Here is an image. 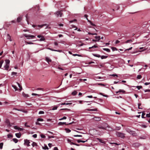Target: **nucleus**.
Instances as JSON below:
<instances>
[{"label": "nucleus", "instance_id": "1", "mask_svg": "<svg viewBox=\"0 0 150 150\" xmlns=\"http://www.w3.org/2000/svg\"><path fill=\"white\" fill-rule=\"evenodd\" d=\"M10 61L9 59H6L5 60V65L4 66V68L2 69L8 70L9 67Z\"/></svg>", "mask_w": 150, "mask_h": 150}, {"label": "nucleus", "instance_id": "2", "mask_svg": "<svg viewBox=\"0 0 150 150\" xmlns=\"http://www.w3.org/2000/svg\"><path fill=\"white\" fill-rule=\"evenodd\" d=\"M116 135L118 137L122 138H124L125 137V134L123 133L117 132L116 133Z\"/></svg>", "mask_w": 150, "mask_h": 150}, {"label": "nucleus", "instance_id": "3", "mask_svg": "<svg viewBox=\"0 0 150 150\" xmlns=\"http://www.w3.org/2000/svg\"><path fill=\"white\" fill-rule=\"evenodd\" d=\"M24 145L27 146H30V141L27 139H25L24 140Z\"/></svg>", "mask_w": 150, "mask_h": 150}, {"label": "nucleus", "instance_id": "4", "mask_svg": "<svg viewBox=\"0 0 150 150\" xmlns=\"http://www.w3.org/2000/svg\"><path fill=\"white\" fill-rule=\"evenodd\" d=\"M23 35L26 38H28V39H30V38H33L35 37V36L30 35H27L26 34H24Z\"/></svg>", "mask_w": 150, "mask_h": 150}, {"label": "nucleus", "instance_id": "5", "mask_svg": "<svg viewBox=\"0 0 150 150\" xmlns=\"http://www.w3.org/2000/svg\"><path fill=\"white\" fill-rule=\"evenodd\" d=\"M54 14L57 17L62 16V13L61 11H58L54 13Z\"/></svg>", "mask_w": 150, "mask_h": 150}, {"label": "nucleus", "instance_id": "6", "mask_svg": "<svg viewBox=\"0 0 150 150\" xmlns=\"http://www.w3.org/2000/svg\"><path fill=\"white\" fill-rule=\"evenodd\" d=\"M126 130L127 132H128V133H129L130 134H132L133 135H134V134H135V133L134 131L131 130L128 128H126Z\"/></svg>", "mask_w": 150, "mask_h": 150}, {"label": "nucleus", "instance_id": "7", "mask_svg": "<svg viewBox=\"0 0 150 150\" xmlns=\"http://www.w3.org/2000/svg\"><path fill=\"white\" fill-rule=\"evenodd\" d=\"M93 120L96 121H100L101 120V118L98 117H95L93 118Z\"/></svg>", "mask_w": 150, "mask_h": 150}, {"label": "nucleus", "instance_id": "8", "mask_svg": "<svg viewBox=\"0 0 150 150\" xmlns=\"http://www.w3.org/2000/svg\"><path fill=\"white\" fill-rule=\"evenodd\" d=\"M45 60L49 64L50 62H51L52 61V60L50 59V58L49 57H46Z\"/></svg>", "mask_w": 150, "mask_h": 150}, {"label": "nucleus", "instance_id": "9", "mask_svg": "<svg viewBox=\"0 0 150 150\" xmlns=\"http://www.w3.org/2000/svg\"><path fill=\"white\" fill-rule=\"evenodd\" d=\"M125 91L123 90L122 89H120L118 91L116 92V93H125Z\"/></svg>", "mask_w": 150, "mask_h": 150}, {"label": "nucleus", "instance_id": "10", "mask_svg": "<svg viewBox=\"0 0 150 150\" xmlns=\"http://www.w3.org/2000/svg\"><path fill=\"white\" fill-rule=\"evenodd\" d=\"M22 19V16H20L18 17L17 20V21L18 22H20Z\"/></svg>", "mask_w": 150, "mask_h": 150}, {"label": "nucleus", "instance_id": "11", "mask_svg": "<svg viewBox=\"0 0 150 150\" xmlns=\"http://www.w3.org/2000/svg\"><path fill=\"white\" fill-rule=\"evenodd\" d=\"M15 135L18 138H20L21 136V134L20 133H17L15 134Z\"/></svg>", "mask_w": 150, "mask_h": 150}, {"label": "nucleus", "instance_id": "12", "mask_svg": "<svg viewBox=\"0 0 150 150\" xmlns=\"http://www.w3.org/2000/svg\"><path fill=\"white\" fill-rule=\"evenodd\" d=\"M97 139L100 142H101V143H103V144H105V142L103 141V140H102L101 139H100V138H97Z\"/></svg>", "mask_w": 150, "mask_h": 150}, {"label": "nucleus", "instance_id": "13", "mask_svg": "<svg viewBox=\"0 0 150 150\" xmlns=\"http://www.w3.org/2000/svg\"><path fill=\"white\" fill-rule=\"evenodd\" d=\"M87 140L86 141H83V140H80L79 139H78L77 140V142L78 143H79L80 142H82V143H85L86 142H87Z\"/></svg>", "mask_w": 150, "mask_h": 150}, {"label": "nucleus", "instance_id": "14", "mask_svg": "<svg viewBox=\"0 0 150 150\" xmlns=\"http://www.w3.org/2000/svg\"><path fill=\"white\" fill-rule=\"evenodd\" d=\"M92 55L96 57H100V55L99 54H93Z\"/></svg>", "mask_w": 150, "mask_h": 150}, {"label": "nucleus", "instance_id": "15", "mask_svg": "<svg viewBox=\"0 0 150 150\" xmlns=\"http://www.w3.org/2000/svg\"><path fill=\"white\" fill-rule=\"evenodd\" d=\"M17 84H18V87H19V90L20 91H21L22 89V88L21 86L20 85V84L18 83H17Z\"/></svg>", "mask_w": 150, "mask_h": 150}, {"label": "nucleus", "instance_id": "16", "mask_svg": "<svg viewBox=\"0 0 150 150\" xmlns=\"http://www.w3.org/2000/svg\"><path fill=\"white\" fill-rule=\"evenodd\" d=\"M42 148L43 149L45 150H48L49 149L47 146L45 144L44 145V146H42Z\"/></svg>", "mask_w": 150, "mask_h": 150}, {"label": "nucleus", "instance_id": "17", "mask_svg": "<svg viewBox=\"0 0 150 150\" xmlns=\"http://www.w3.org/2000/svg\"><path fill=\"white\" fill-rule=\"evenodd\" d=\"M108 57V56H104V55H102L101 56H100V57L102 59H106Z\"/></svg>", "mask_w": 150, "mask_h": 150}, {"label": "nucleus", "instance_id": "18", "mask_svg": "<svg viewBox=\"0 0 150 150\" xmlns=\"http://www.w3.org/2000/svg\"><path fill=\"white\" fill-rule=\"evenodd\" d=\"M103 50L104 51H105L108 52H110V50L109 49H108V48H103Z\"/></svg>", "mask_w": 150, "mask_h": 150}, {"label": "nucleus", "instance_id": "19", "mask_svg": "<svg viewBox=\"0 0 150 150\" xmlns=\"http://www.w3.org/2000/svg\"><path fill=\"white\" fill-rule=\"evenodd\" d=\"M45 39L44 37L42 36V37L40 39L39 41H44L45 40Z\"/></svg>", "mask_w": 150, "mask_h": 150}, {"label": "nucleus", "instance_id": "20", "mask_svg": "<svg viewBox=\"0 0 150 150\" xmlns=\"http://www.w3.org/2000/svg\"><path fill=\"white\" fill-rule=\"evenodd\" d=\"M12 87L15 89V91L18 90L16 86L14 85H12Z\"/></svg>", "mask_w": 150, "mask_h": 150}, {"label": "nucleus", "instance_id": "21", "mask_svg": "<svg viewBox=\"0 0 150 150\" xmlns=\"http://www.w3.org/2000/svg\"><path fill=\"white\" fill-rule=\"evenodd\" d=\"M7 39H9V40L10 41H12V40L11 39V36H10L9 35V34H7Z\"/></svg>", "mask_w": 150, "mask_h": 150}, {"label": "nucleus", "instance_id": "22", "mask_svg": "<svg viewBox=\"0 0 150 150\" xmlns=\"http://www.w3.org/2000/svg\"><path fill=\"white\" fill-rule=\"evenodd\" d=\"M66 122H59L58 123V125H63L64 124H66Z\"/></svg>", "mask_w": 150, "mask_h": 150}, {"label": "nucleus", "instance_id": "23", "mask_svg": "<svg viewBox=\"0 0 150 150\" xmlns=\"http://www.w3.org/2000/svg\"><path fill=\"white\" fill-rule=\"evenodd\" d=\"M22 94L24 97H29V96H28V94H25L24 93H23Z\"/></svg>", "mask_w": 150, "mask_h": 150}, {"label": "nucleus", "instance_id": "24", "mask_svg": "<svg viewBox=\"0 0 150 150\" xmlns=\"http://www.w3.org/2000/svg\"><path fill=\"white\" fill-rule=\"evenodd\" d=\"M77 92L76 91H74L72 92V94L73 96H75L77 94Z\"/></svg>", "mask_w": 150, "mask_h": 150}, {"label": "nucleus", "instance_id": "25", "mask_svg": "<svg viewBox=\"0 0 150 150\" xmlns=\"http://www.w3.org/2000/svg\"><path fill=\"white\" fill-rule=\"evenodd\" d=\"M32 145L33 147L34 146H37V143L34 142H33Z\"/></svg>", "mask_w": 150, "mask_h": 150}, {"label": "nucleus", "instance_id": "26", "mask_svg": "<svg viewBox=\"0 0 150 150\" xmlns=\"http://www.w3.org/2000/svg\"><path fill=\"white\" fill-rule=\"evenodd\" d=\"M65 130L67 133H69L71 132V130L68 128H65Z\"/></svg>", "mask_w": 150, "mask_h": 150}, {"label": "nucleus", "instance_id": "27", "mask_svg": "<svg viewBox=\"0 0 150 150\" xmlns=\"http://www.w3.org/2000/svg\"><path fill=\"white\" fill-rule=\"evenodd\" d=\"M12 140L15 143H17L18 142V140L16 138H13Z\"/></svg>", "mask_w": 150, "mask_h": 150}, {"label": "nucleus", "instance_id": "28", "mask_svg": "<svg viewBox=\"0 0 150 150\" xmlns=\"http://www.w3.org/2000/svg\"><path fill=\"white\" fill-rule=\"evenodd\" d=\"M95 38L97 39V40L98 41H99L100 39V36H96L95 37Z\"/></svg>", "mask_w": 150, "mask_h": 150}, {"label": "nucleus", "instance_id": "29", "mask_svg": "<svg viewBox=\"0 0 150 150\" xmlns=\"http://www.w3.org/2000/svg\"><path fill=\"white\" fill-rule=\"evenodd\" d=\"M4 61L3 60H1L0 61V68H1L2 64L3 63Z\"/></svg>", "mask_w": 150, "mask_h": 150}, {"label": "nucleus", "instance_id": "30", "mask_svg": "<svg viewBox=\"0 0 150 150\" xmlns=\"http://www.w3.org/2000/svg\"><path fill=\"white\" fill-rule=\"evenodd\" d=\"M46 25V24H43L42 25H39L38 26V27L39 28H42L43 26Z\"/></svg>", "mask_w": 150, "mask_h": 150}, {"label": "nucleus", "instance_id": "31", "mask_svg": "<svg viewBox=\"0 0 150 150\" xmlns=\"http://www.w3.org/2000/svg\"><path fill=\"white\" fill-rule=\"evenodd\" d=\"M88 110L90 111H98L97 109L96 108L90 109Z\"/></svg>", "mask_w": 150, "mask_h": 150}, {"label": "nucleus", "instance_id": "32", "mask_svg": "<svg viewBox=\"0 0 150 150\" xmlns=\"http://www.w3.org/2000/svg\"><path fill=\"white\" fill-rule=\"evenodd\" d=\"M132 40H127L126 41L125 43H130L132 42Z\"/></svg>", "mask_w": 150, "mask_h": 150}, {"label": "nucleus", "instance_id": "33", "mask_svg": "<svg viewBox=\"0 0 150 150\" xmlns=\"http://www.w3.org/2000/svg\"><path fill=\"white\" fill-rule=\"evenodd\" d=\"M98 47L96 45H94L93 46H92V47H90L89 48V49H91L92 48H97Z\"/></svg>", "mask_w": 150, "mask_h": 150}, {"label": "nucleus", "instance_id": "34", "mask_svg": "<svg viewBox=\"0 0 150 150\" xmlns=\"http://www.w3.org/2000/svg\"><path fill=\"white\" fill-rule=\"evenodd\" d=\"M3 143L2 142L1 143H0V149H2L3 148Z\"/></svg>", "mask_w": 150, "mask_h": 150}, {"label": "nucleus", "instance_id": "35", "mask_svg": "<svg viewBox=\"0 0 150 150\" xmlns=\"http://www.w3.org/2000/svg\"><path fill=\"white\" fill-rule=\"evenodd\" d=\"M111 48L113 51H115L117 50V48L115 47H112Z\"/></svg>", "mask_w": 150, "mask_h": 150}, {"label": "nucleus", "instance_id": "36", "mask_svg": "<svg viewBox=\"0 0 150 150\" xmlns=\"http://www.w3.org/2000/svg\"><path fill=\"white\" fill-rule=\"evenodd\" d=\"M142 77L141 75H138L137 76V78L138 79H140L142 78Z\"/></svg>", "mask_w": 150, "mask_h": 150}, {"label": "nucleus", "instance_id": "37", "mask_svg": "<svg viewBox=\"0 0 150 150\" xmlns=\"http://www.w3.org/2000/svg\"><path fill=\"white\" fill-rule=\"evenodd\" d=\"M67 119V117L65 116H64L63 117L59 119V120H63L66 119Z\"/></svg>", "mask_w": 150, "mask_h": 150}, {"label": "nucleus", "instance_id": "38", "mask_svg": "<svg viewBox=\"0 0 150 150\" xmlns=\"http://www.w3.org/2000/svg\"><path fill=\"white\" fill-rule=\"evenodd\" d=\"M58 108V106H55L53 107V108L52 109V110H56Z\"/></svg>", "mask_w": 150, "mask_h": 150}, {"label": "nucleus", "instance_id": "39", "mask_svg": "<svg viewBox=\"0 0 150 150\" xmlns=\"http://www.w3.org/2000/svg\"><path fill=\"white\" fill-rule=\"evenodd\" d=\"M99 94L105 97H108V96L106 95H104L103 93H99Z\"/></svg>", "mask_w": 150, "mask_h": 150}, {"label": "nucleus", "instance_id": "40", "mask_svg": "<svg viewBox=\"0 0 150 150\" xmlns=\"http://www.w3.org/2000/svg\"><path fill=\"white\" fill-rule=\"evenodd\" d=\"M13 137L12 135L11 134H8L7 135V137L8 138H11Z\"/></svg>", "mask_w": 150, "mask_h": 150}, {"label": "nucleus", "instance_id": "41", "mask_svg": "<svg viewBox=\"0 0 150 150\" xmlns=\"http://www.w3.org/2000/svg\"><path fill=\"white\" fill-rule=\"evenodd\" d=\"M88 22H89V23H90V24L92 25L93 26H95V25L94 24H93V23H92L89 20H88Z\"/></svg>", "mask_w": 150, "mask_h": 150}, {"label": "nucleus", "instance_id": "42", "mask_svg": "<svg viewBox=\"0 0 150 150\" xmlns=\"http://www.w3.org/2000/svg\"><path fill=\"white\" fill-rule=\"evenodd\" d=\"M40 135L41 137L42 138H45L46 137L43 134H40Z\"/></svg>", "mask_w": 150, "mask_h": 150}, {"label": "nucleus", "instance_id": "43", "mask_svg": "<svg viewBox=\"0 0 150 150\" xmlns=\"http://www.w3.org/2000/svg\"><path fill=\"white\" fill-rule=\"evenodd\" d=\"M14 129H16L19 130V127H18V126H15L14 127Z\"/></svg>", "mask_w": 150, "mask_h": 150}, {"label": "nucleus", "instance_id": "44", "mask_svg": "<svg viewBox=\"0 0 150 150\" xmlns=\"http://www.w3.org/2000/svg\"><path fill=\"white\" fill-rule=\"evenodd\" d=\"M32 96H40V95L35 93H32Z\"/></svg>", "mask_w": 150, "mask_h": 150}, {"label": "nucleus", "instance_id": "45", "mask_svg": "<svg viewBox=\"0 0 150 150\" xmlns=\"http://www.w3.org/2000/svg\"><path fill=\"white\" fill-rule=\"evenodd\" d=\"M43 121V119L42 118H39L38 119L37 121Z\"/></svg>", "mask_w": 150, "mask_h": 150}, {"label": "nucleus", "instance_id": "46", "mask_svg": "<svg viewBox=\"0 0 150 150\" xmlns=\"http://www.w3.org/2000/svg\"><path fill=\"white\" fill-rule=\"evenodd\" d=\"M136 87L138 90H139L142 88V86H137Z\"/></svg>", "mask_w": 150, "mask_h": 150}, {"label": "nucleus", "instance_id": "47", "mask_svg": "<svg viewBox=\"0 0 150 150\" xmlns=\"http://www.w3.org/2000/svg\"><path fill=\"white\" fill-rule=\"evenodd\" d=\"M88 34L89 35H97V34L96 33H91L90 32H88Z\"/></svg>", "mask_w": 150, "mask_h": 150}, {"label": "nucleus", "instance_id": "48", "mask_svg": "<svg viewBox=\"0 0 150 150\" xmlns=\"http://www.w3.org/2000/svg\"><path fill=\"white\" fill-rule=\"evenodd\" d=\"M145 115V114L144 112H142V118H145V117H144V115Z\"/></svg>", "mask_w": 150, "mask_h": 150}, {"label": "nucleus", "instance_id": "49", "mask_svg": "<svg viewBox=\"0 0 150 150\" xmlns=\"http://www.w3.org/2000/svg\"><path fill=\"white\" fill-rule=\"evenodd\" d=\"M96 79H102L103 77L100 76H97L96 77Z\"/></svg>", "mask_w": 150, "mask_h": 150}, {"label": "nucleus", "instance_id": "50", "mask_svg": "<svg viewBox=\"0 0 150 150\" xmlns=\"http://www.w3.org/2000/svg\"><path fill=\"white\" fill-rule=\"evenodd\" d=\"M44 113V112L42 111H40L39 112V114H43Z\"/></svg>", "mask_w": 150, "mask_h": 150}, {"label": "nucleus", "instance_id": "51", "mask_svg": "<svg viewBox=\"0 0 150 150\" xmlns=\"http://www.w3.org/2000/svg\"><path fill=\"white\" fill-rule=\"evenodd\" d=\"M74 136V137H82V136L81 135H75Z\"/></svg>", "mask_w": 150, "mask_h": 150}, {"label": "nucleus", "instance_id": "52", "mask_svg": "<svg viewBox=\"0 0 150 150\" xmlns=\"http://www.w3.org/2000/svg\"><path fill=\"white\" fill-rule=\"evenodd\" d=\"M27 124H28L27 122H26L25 124V126L26 127H30V126L29 125H28Z\"/></svg>", "mask_w": 150, "mask_h": 150}, {"label": "nucleus", "instance_id": "53", "mask_svg": "<svg viewBox=\"0 0 150 150\" xmlns=\"http://www.w3.org/2000/svg\"><path fill=\"white\" fill-rule=\"evenodd\" d=\"M67 142L69 143H70L71 141V140L70 139H67Z\"/></svg>", "mask_w": 150, "mask_h": 150}, {"label": "nucleus", "instance_id": "54", "mask_svg": "<svg viewBox=\"0 0 150 150\" xmlns=\"http://www.w3.org/2000/svg\"><path fill=\"white\" fill-rule=\"evenodd\" d=\"M141 104L139 103L138 104V108L139 109H142V108H140V106H141Z\"/></svg>", "mask_w": 150, "mask_h": 150}, {"label": "nucleus", "instance_id": "55", "mask_svg": "<svg viewBox=\"0 0 150 150\" xmlns=\"http://www.w3.org/2000/svg\"><path fill=\"white\" fill-rule=\"evenodd\" d=\"M98 128L99 129H106V128L105 127H99Z\"/></svg>", "mask_w": 150, "mask_h": 150}, {"label": "nucleus", "instance_id": "56", "mask_svg": "<svg viewBox=\"0 0 150 150\" xmlns=\"http://www.w3.org/2000/svg\"><path fill=\"white\" fill-rule=\"evenodd\" d=\"M110 144H114L117 145H119L120 144H117L116 143H110Z\"/></svg>", "mask_w": 150, "mask_h": 150}, {"label": "nucleus", "instance_id": "57", "mask_svg": "<svg viewBox=\"0 0 150 150\" xmlns=\"http://www.w3.org/2000/svg\"><path fill=\"white\" fill-rule=\"evenodd\" d=\"M73 55L74 56H78L79 57L81 56V55L79 54H73Z\"/></svg>", "mask_w": 150, "mask_h": 150}, {"label": "nucleus", "instance_id": "58", "mask_svg": "<svg viewBox=\"0 0 150 150\" xmlns=\"http://www.w3.org/2000/svg\"><path fill=\"white\" fill-rule=\"evenodd\" d=\"M37 90H42L44 91V89L42 88H38L36 89Z\"/></svg>", "mask_w": 150, "mask_h": 150}, {"label": "nucleus", "instance_id": "59", "mask_svg": "<svg viewBox=\"0 0 150 150\" xmlns=\"http://www.w3.org/2000/svg\"><path fill=\"white\" fill-rule=\"evenodd\" d=\"M32 136L34 138H36L37 137V134H34Z\"/></svg>", "mask_w": 150, "mask_h": 150}, {"label": "nucleus", "instance_id": "60", "mask_svg": "<svg viewBox=\"0 0 150 150\" xmlns=\"http://www.w3.org/2000/svg\"><path fill=\"white\" fill-rule=\"evenodd\" d=\"M84 17L85 18H86V19L87 20V21H88V20H89L88 19V18H87V17H88V15H86V14H85V15H84Z\"/></svg>", "mask_w": 150, "mask_h": 150}, {"label": "nucleus", "instance_id": "61", "mask_svg": "<svg viewBox=\"0 0 150 150\" xmlns=\"http://www.w3.org/2000/svg\"><path fill=\"white\" fill-rule=\"evenodd\" d=\"M17 73L16 72H13L11 73V75H16L17 74Z\"/></svg>", "mask_w": 150, "mask_h": 150}, {"label": "nucleus", "instance_id": "62", "mask_svg": "<svg viewBox=\"0 0 150 150\" xmlns=\"http://www.w3.org/2000/svg\"><path fill=\"white\" fill-rule=\"evenodd\" d=\"M146 117H150V113L146 114Z\"/></svg>", "mask_w": 150, "mask_h": 150}, {"label": "nucleus", "instance_id": "63", "mask_svg": "<svg viewBox=\"0 0 150 150\" xmlns=\"http://www.w3.org/2000/svg\"><path fill=\"white\" fill-rule=\"evenodd\" d=\"M135 146H139V144L138 143H136L134 144Z\"/></svg>", "mask_w": 150, "mask_h": 150}, {"label": "nucleus", "instance_id": "64", "mask_svg": "<svg viewBox=\"0 0 150 150\" xmlns=\"http://www.w3.org/2000/svg\"><path fill=\"white\" fill-rule=\"evenodd\" d=\"M145 92H150V89H146L144 90Z\"/></svg>", "mask_w": 150, "mask_h": 150}]
</instances>
